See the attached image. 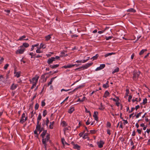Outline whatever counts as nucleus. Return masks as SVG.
Instances as JSON below:
<instances>
[{"label": "nucleus", "instance_id": "nucleus-1", "mask_svg": "<svg viewBox=\"0 0 150 150\" xmlns=\"http://www.w3.org/2000/svg\"><path fill=\"white\" fill-rule=\"evenodd\" d=\"M39 76L38 75H36L33 77L32 79L29 80V81L30 83L36 85L38 82V81Z\"/></svg>", "mask_w": 150, "mask_h": 150}, {"label": "nucleus", "instance_id": "nucleus-2", "mask_svg": "<svg viewBox=\"0 0 150 150\" xmlns=\"http://www.w3.org/2000/svg\"><path fill=\"white\" fill-rule=\"evenodd\" d=\"M93 64V63H88L82 66L81 67L77 68L75 69V70H81V69H82L83 70L87 69L88 67L91 66Z\"/></svg>", "mask_w": 150, "mask_h": 150}, {"label": "nucleus", "instance_id": "nucleus-3", "mask_svg": "<svg viewBox=\"0 0 150 150\" xmlns=\"http://www.w3.org/2000/svg\"><path fill=\"white\" fill-rule=\"evenodd\" d=\"M25 49L23 47V46H21L19 47V49L16 51V53L18 54H22L23 53Z\"/></svg>", "mask_w": 150, "mask_h": 150}, {"label": "nucleus", "instance_id": "nucleus-4", "mask_svg": "<svg viewBox=\"0 0 150 150\" xmlns=\"http://www.w3.org/2000/svg\"><path fill=\"white\" fill-rule=\"evenodd\" d=\"M28 117H26L25 114L23 113L21 117V120L20 121V123L23 124L27 120Z\"/></svg>", "mask_w": 150, "mask_h": 150}, {"label": "nucleus", "instance_id": "nucleus-5", "mask_svg": "<svg viewBox=\"0 0 150 150\" xmlns=\"http://www.w3.org/2000/svg\"><path fill=\"white\" fill-rule=\"evenodd\" d=\"M140 73V72L139 71L134 72L133 74V79L135 81L137 80L139 77Z\"/></svg>", "mask_w": 150, "mask_h": 150}, {"label": "nucleus", "instance_id": "nucleus-6", "mask_svg": "<svg viewBox=\"0 0 150 150\" xmlns=\"http://www.w3.org/2000/svg\"><path fill=\"white\" fill-rule=\"evenodd\" d=\"M50 139V135L49 134H47L45 138H43L42 140V144H47V143L48 142Z\"/></svg>", "mask_w": 150, "mask_h": 150}, {"label": "nucleus", "instance_id": "nucleus-7", "mask_svg": "<svg viewBox=\"0 0 150 150\" xmlns=\"http://www.w3.org/2000/svg\"><path fill=\"white\" fill-rule=\"evenodd\" d=\"M105 142L103 141L100 140L99 142H97V144L98 147L101 148L103 146V145L104 144Z\"/></svg>", "mask_w": 150, "mask_h": 150}, {"label": "nucleus", "instance_id": "nucleus-8", "mask_svg": "<svg viewBox=\"0 0 150 150\" xmlns=\"http://www.w3.org/2000/svg\"><path fill=\"white\" fill-rule=\"evenodd\" d=\"M98 112L97 111H95L94 112L93 115V116L95 120L98 121Z\"/></svg>", "mask_w": 150, "mask_h": 150}, {"label": "nucleus", "instance_id": "nucleus-9", "mask_svg": "<svg viewBox=\"0 0 150 150\" xmlns=\"http://www.w3.org/2000/svg\"><path fill=\"white\" fill-rule=\"evenodd\" d=\"M55 61V58L54 57H52L51 58L48 59L47 62L49 64H50L52 63L53 61Z\"/></svg>", "mask_w": 150, "mask_h": 150}, {"label": "nucleus", "instance_id": "nucleus-10", "mask_svg": "<svg viewBox=\"0 0 150 150\" xmlns=\"http://www.w3.org/2000/svg\"><path fill=\"white\" fill-rule=\"evenodd\" d=\"M75 65L73 64H68L67 65H64L62 67V68H64L65 69H67V68H70L73 67Z\"/></svg>", "mask_w": 150, "mask_h": 150}, {"label": "nucleus", "instance_id": "nucleus-11", "mask_svg": "<svg viewBox=\"0 0 150 150\" xmlns=\"http://www.w3.org/2000/svg\"><path fill=\"white\" fill-rule=\"evenodd\" d=\"M65 51L64 50H63L61 52V55H60V57H65L68 55L67 54H65Z\"/></svg>", "mask_w": 150, "mask_h": 150}, {"label": "nucleus", "instance_id": "nucleus-12", "mask_svg": "<svg viewBox=\"0 0 150 150\" xmlns=\"http://www.w3.org/2000/svg\"><path fill=\"white\" fill-rule=\"evenodd\" d=\"M41 126L40 125H36V129L40 131L39 133H40L42 131V129H41Z\"/></svg>", "mask_w": 150, "mask_h": 150}, {"label": "nucleus", "instance_id": "nucleus-13", "mask_svg": "<svg viewBox=\"0 0 150 150\" xmlns=\"http://www.w3.org/2000/svg\"><path fill=\"white\" fill-rule=\"evenodd\" d=\"M21 72L20 71L18 72H15L14 73V74H15V76L17 78H18L20 76Z\"/></svg>", "mask_w": 150, "mask_h": 150}, {"label": "nucleus", "instance_id": "nucleus-14", "mask_svg": "<svg viewBox=\"0 0 150 150\" xmlns=\"http://www.w3.org/2000/svg\"><path fill=\"white\" fill-rule=\"evenodd\" d=\"M47 130H44L43 132L41 134V136L42 137V138H44L45 135L47 134Z\"/></svg>", "mask_w": 150, "mask_h": 150}, {"label": "nucleus", "instance_id": "nucleus-15", "mask_svg": "<svg viewBox=\"0 0 150 150\" xmlns=\"http://www.w3.org/2000/svg\"><path fill=\"white\" fill-rule=\"evenodd\" d=\"M54 121L50 122V125L49 126V128L50 129H52L53 128L54 125Z\"/></svg>", "mask_w": 150, "mask_h": 150}, {"label": "nucleus", "instance_id": "nucleus-16", "mask_svg": "<svg viewBox=\"0 0 150 150\" xmlns=\"http://www.w3.org/2000/svg\"><path fill=\"white\" fill-rule=\"evenodd\" d=\"M74 110V107L71 108L68 111V112L70 114H71Z\"/></svg>", "mask_w": 150, "mask_h": 150}, {"label": "nucleus", "instance_id": "nucleus-17", "mask_svg": "<svg viewBox=\"0 0 150 150\" xmlns=\"http://www.w3.org/2000/svg\"><path fill=\"white\" fill-rule=\"evenodd\" d=\"M115 54V53H114V52L109 53H108L105 54L104 55V57H106L108 56L111 55L112 54Z\"/></svg>", "mask_w": 150, "mask_h": 150}, {"label": "nucleus", "instance_id": "nucleus-18", "mask_svg": "<svg viewBox=\"0 0 150 150\" xmlns=\"http://www.w3.org/2000/svg\"><path fill=\"white\" fill-rule=\"evenodd\" d=\"M109 94L110 93L108 91H106L104 93V97L106 98L107 97L109 96Z\"/></svg>", "mask_w": 150, "mask_h": 150}, {"label": "nucleus", "instance_id": "nucleus-19", "mask_svg": "<svg viewBox=\"0 0 150 150\" xmlns=\"http://www.w3.org/2000/svg\"><path fill=\"white\" fill-rule=\"evenodd\" d=\"M147 50V49H143L141 50V51L139 53V54L140 55H141L143 54Z\"/></svg>", "mask_w": 150, "mask_h": 150}, {"label": "nucleus", "instance_id": "nucleus-20", "mask_svg": "<svg viewBox=\"0 0 150 150\" xmlns=\"http://www.w3.org/2000/svg\"><path fill=\"white\" fill-rule=\"evenodd\" d=\"M17 87V85L13 84L11 87V89L12 90H15Z\"/></svg>", "mask_w": 150, "mask_h": 150}, {"label": "nucleus", "instance_id": "nucleus-21", "mask_svg": "<svg viewBox=\"0 0 150 150\" xmlns=\"http://www.w3.org/2000/svg\"><path fill=\"white\" fill-rule=\"evenodd\" d=\"M108 83L109 81H107L106 82V84H103V87L104 88H106L109 87L108 86Z\"/></svg>", "mask_w": 150, "mask_h": 150}, {"label": "nucleus", "instance_id": "nucleus-22", "mask_svg": "<svg viewBox=\"0 0 150 150\" xmlns=\"http://www.w3.org/2000/svg\"><path fill=\"white\" fill-rule=\"evenodd\" d=\"M128 12L135 13L136 12V10L133 8H130L127 10Z\"/></svg>", "mask_w": 150, "mask_h": 150}, {"label": "nucleus", "instance_id": "nucleus-23", "mask_svg": "<svg viewBox=\"0 0 150 150\" xmlns=\"http://www.w3.org/2000/svg\"><path fill=\"white\" fill-rule=\"evenodd\" d=\"M62 126L63 127H65L67 125V124L64 121H63L61 122Z\"/></svg>", "mask_w": 150, "mask_h": 150}, {"label": "nucleus", "instance_id": "nucleus-24", "mask_svg": "<svg viewBox=\"0 0 150 150\" xmlns=\"http://www.w3.org/2000/svg\"><path fill=\"white\" fill-rule=\"evenodd\" d=\"M56 77H53L50 80V81L48 83V86H50V84H51L52 83V82L54 80V79Z\"/></svg>", "mask_w": 150, "mask_h": 150}, {"label": "nucleus", "instance_id": "nucleus-25", "mask_svg": "<svg viewBox=\"0 0 150 150\" xmlns=\"http://www.w3.org/2000/svg\"><path fill=\"white\" fill-rule=\"evenodd\" d=\"M45 40L46 41H47L49 40L51 38L50 35H48L47 36H46L45 37Z\"/></svg>", "mask_w": 150, "mask_h": 150}, {"label": "nucleus", "instance_id": "nucleus-26", "mask_svg": "<svg viewBox=\"0 0 150 150\" xmlns=\"http://www.w3.org/2000/svg\"><path fill=\"white\" fill-rule=\"evenodd\" d=\"M59 64H55L54 65H50V67L52 69H54L55 68L58 67L59 66Z\"/></svg>", "mask_w": 150, "mask_h": 150}, {"label": "nucleus", "instance_id": "nucleus-27", "mask_svg": "<svg viewBox=\"0 0 150 150\" xmlns=\"http://www.w3.org/2000/svg\"><path fill=\"white\" fill-rule=\"evenodd\" d=\"M74 147L75 149H77L78 150H79L80 149V146L77 144H74Z\"/></svg>", "mask_w": 150, "mask_h": 150}, {"label": "nucleus", "instance_id": "nucleus-28", "mask_svg": "<svg viewBox=\"0 0 150 150\" xmlns=\"http://www.w3.org/2000/svg\"><path fill=\"white\" fill-rule=\"evenodd\" d=\"M105 108L103 107V104L102 103H100V106L99 109L101 110H103Z\"/></svg>", "mask_w": 150, "mask_h": 150}, {"label": "nucleus", "instance_id": "nucleus-29", "mask_svg": "<svg viewBox=\"0 0 150 150\" xmlns=\"http://www.w3.org/2000/svg\"><path fill=\"white\" fill-rule=\"evenodd\" d=\"M22 46H23H23H24L25 47L27 48L29 47V45L28 43H23V44Z\"/></svg>", "mask_w": 150, "mask_h": 150}, {"label": "nucleus", "instance_id": "nucleus-30", "mask_svg": "<svg viewBox=\"0 0 150 150\" xmlns=\"http://www.w3.org/2000/svg\"><path fill=\"white\" fill-rule=\"evenodd\" d=\"M83 87V85H80L78 87L75 88L74 89V91H75L76 90H78L79 89L81 88H82Z\"/></svg>", "mask_w": 150, "mask_h": 150}, {"label": "nucleus", "instance_id": "nucleus-31", "mask_svg": "<svg viewBox=\"0 0 150 150\" xmlns=\"http://www.w3.org/2000/svg\"><path fill=\"white\" fill-rule=\"evenodd\" d=\"M39 47L40 48H42V49H45L46 48V46L45 45L43 44L42 43H41Z\"/></svg>", "mask_w": 150, "mask_h": 150}, {"label": "nucleus", "instance_id": "nucleus-32", "mask_svg": "<svg viewBox=\"0 0 150 150\" xmlns=\"http://www.w3.org/2000/svg\"><path fill=\"white\" fill-rule=\"evenodd\" d=\"M98 55L97 54L95 56H93L91 59H93V60H96L97 59L98 57Z\"/></svg>", "mask_w": 150, "mask_h": 150}, {"label": "nucleus", "instance_id": "nucleus-33", "mask_svg": "<svg viewBox=\"0 0 150 150\" xmlns=\"http://www.w3.org/2000/svg\"><path fill=\"white\" fill-rule=\"evenodd\" d=\"M40 47H38V49L36 50V52L38 53H40L42 52V51L40 50Z\"/></svg>", "mask_w": 150, "mask_h": 150}, {"label": "nucleus", "instance_id": "nucleus-34", "mask_svg": "<svg viewBox=\"0 0 150 150\" xmlns=\"http://www.w3.org/2000/svg\"><path fill=\"white\" fill-rule=\"evenodd\" d=\"M119 71V68L118 67H117L116 69H115L112 72V74H114L115 73L118 72Z\"/></svg>", "mask_w": 150, "mask_h": 150}, {"label": "nucleus", "instance_id": "nucleus-35", "mask_svg": "<svg viewBox=\"0 0 150 150\" xmlns=\"http://www.w3.org/2000/svg\"><path fill=\"white\" fill-rule=\"evenodd\" d=\"M26 38V36L25 35H23L21 37H20L19 39H18V40H24V39Z\"/></svg>", "mask_w": 150, "mask_h": 150}, {"label": "nucleus", "instance_id": "nucleus-36", "mask_svg": "<svg viewBox=\"0 0 150 150\" xmlns=\"http://www.w3.org/2000/svg\"><path fill=\"white\" fill-rule=\"evenodd\" d=\"M115 98H116V99L114 98L112 99V100L115 102L118 101L119 100V97H118L115 96Z\"/></svg>", "mask_w": 150, "mask_h": 150}, {"label": "nucleus", "instance_id": "nucleus-37", "mask_svg": "<svg viewBox=\"0 0 150 150\" xmlns=\"http://www.w3.org/2000/svg\"><path fill=\"white\" fill-rule=\"evenodd\" d=\"M47 114V111L46 110H45L43 111L42 115L44 117H45Z\"/></svg>", "mask_w": 150, "mask_h": 150}, {"label": "nucleus", "instance_id": "nucleus-38", "mask_svg": "<svg viewBox=\"0 0 150 150\" xmlns=\"http://www.w3.org/2000/svg\"><path fill=\"white\" fill-rule=\"evenodd\" d=\"M88 134L87 133H85L84 135L83 138V139H86L87 138Z\"/></svg>", "mask_w": 150, "mask_h": 150}, {"label": "nucleus", "instance_id": "nucleus-39", "mask_svg": "<svg viewBox=\"0 0 150 150\" xmlns=\"http://www.w3.org/2000/svg\"><path fill=\"white\" fill-rule=\"evenodd\" d=\"M42 118V115L41 114L39 113L37 118V120L40 121Z\"/></svg>", "mask_w": 150, "mask_h": 150}, {"label": "nucleus", "instance_id": "nucleus-40", "mask_svg": "<svg viewBox=\"0 0 150 150\" xmlns=\"http://www.w3.org/2000/svg\"><path fill=\"white\" fill-rule=\"evenodd\" d=\"M39 107V105L38 103H37L35 104V110H37L38 109Z\"/></svg>", "mask_w": 150, "mask_h": 150}, {"label": "nucleus", "instance_id": "nucleus-41", "mask_svg": "<svg viewBox=\"0 0 150 150\" xmlns=\"http://www.w3.org/2000/svg\"><path fill=\"white\" fill-rule=\"evenodd\" d=\"M4 79V77L3 75H1L0 76V81H3V80Z\"/></svg>", "mask_w": 150, "mask_h": 150}, {"label": "nucleus", "instance_id": "nucleus-42", "mask_svg": "<svg viewBox=\"0 0 150 150\" xmlns=\"http://www.w3.org/2000/svg\"><path fill=\"white\" fill-rule=\"evenodd\" d=\"M85 132V131H83V132H80V133L79 134V136L80 137H81L83 135V134H84V133Z\"/></svg>", "mask_w": 150, "mask_h": 150}, {"label": "nucleus", "instance_id": "nucleus-43", "mask_svg": "<svg viewBox=\"0 0 150 150\" xmlns=\"http://www.w3.org/2000/svg\"><path fill=\"white\" fill-rule=\"evenodd\" d=\"M105 67V64H101L100 65V68H101V69H103V68H104Z\"/></svg>", "mask_w": 150, "mask_h": 150}, {"label": "nucleus", "instance_id": "nucleus-44", "mask_svg": "<svg viewBox=\"0 0 150 150\" xmlns=\"http://www.w3.org/2000/svg\"><path fill=\"white\" fill-rule=\"evenodd\" d=\"M126 96H128V95L129 94V90L128 89H127L126 90Z\"/></svg>", "mask_w": 150, "mask_h": 150}, {"label": "nucleus", "instance_id": "nucleus-45", "mask_svg": "<svg viewBox=\"0 0 150 150\" xmlns=\"http://www.w3.org/2000/svg\"><path fill=\"white\" fill-rule=\"evenodd\" d=\"M45 100H44L41 102V106L42 107H43V106H45Z\"/></svg>", "mask_w": 150, "mask_h": 150}, {"label": "nucleus", "instance_id": "nucleus-46", "mask_svg": "<svg viewBox=\"0 0 150 150\" xmlns=\"http://www.w3.org/2000/svg\"><path fill=\"white\" fill-rule=\"evenodd\" d=\"M96 131L95 130H92L90 131V132L92 134H94L96 133Z\"/></svg>", "mask_w": 150, "mask_h": 150}, {"label": "nucleus", "instance_id": "nucleus-47", "mask_svg": "<svg viewBox=\"0 0 150 150\" xmlns=\"http://www.w3.org/2000/svg\"><path fill=\"white\" fill-rule=\"evenodd\" d=\"M111 124L109 122H107V127H110L111 126Z\"/></svg>", "mask_w": 150, "mask_h": 150}, {"label": "nucleus", "instance_id": "nucleus-48", "mask_svg": "<svg viewBox=\"0 0 150 150\" xmlns=\"http://www.w3.org/2000/svg\"><path fill=\"white\" fill-rule=\"evenodd\" d=\"M61 142L63 145H64V143L65 142V139L64 138L61 139Z\"/></svg>", "mask_w": 150, "mask_h": 150}, {"label": "nucleus", "instance_id": "nucleus-49", "mask_svg": "<svg viewBox=\"0 0 150 150\" xmlns=\"http://www.w3.org/2000/svg\"><path fill=\"white\" fill-rule=\"evenodd\" d=\"M35 113V112H34V111L33 110L31 112V117L32 118L34 114Z\"/></svg>", "mask_w": 150, "mask_h": 150}, {"label": "nucleus", "instance_id": "nucleus-50", "mask_svg": "<svg viewBox=\"0 0 150 150\" xmlns=\"http://www.w3.org/2000/svg\"><path fill=\"white\" fill-rule=\"evenodd\" d=\"M147 103V99L146 98H145L143 100V103L144 104H145Z\"/></svg>", "mask_w": 150, "mask_h": 150}, {"label": "nucleus", "instance_id": "nucleus-51", "mask_svg": "<svg viewBox=\"0 0 150 150\" xmlns=\"http://www.w3.org/2000/svg\"><path fill=\"white\" fill-rule=\"evenodd\" d=\"M142 112H140L138 113L136 115V118H138L139 116H140L142 114Z\"/></svg>", "mask_w": 150, "mask_h": 150}, {"label": "nucleus", "instance_id": "nucleus-52", "mask_svg": "<svg viewBox=\"0 0 150 150\" xmlns=\"http://www.w3.org/2000/svg\"><path fill=\"white\" fill-rule=\"evenodd\" d=\"M9 66V64H6L4 66V69H6Z\"/></svg>", "mask_w": 150, "mask_h": 150}, {"label": "nucleus", "instance_id": "nucleus-53", "mask_svg": "<svg viewBox=\"0 0 150 150\" xmlns=\"http://www.w3.org/2000/svg\"><path fill=\"white\" fill-rule=\"evenodd\" d=\"M71 37L72 38H74L75 37H78V35L76 34H74L71 35Z\"/></svg>", "mask_w": 150, "mask_h": 150}, {"label": "nucleus", "instance_id": "nucleus-54", "mask_svg": "<svg viewBox=\"0 0 150 150\" xmlns=\"http://www.w3.org/2000/svg\"><path fill=\"white\" fill-rule=\"evenodd\" d=\"M137 131L139 134H141L142 131V129H137Z\"/></svg>", "mask_w": 150, "mask_h": 150}, {"label": "nucleus", "instance_id": "nucleus-55", "mask_svg": "<svg viewBox=\"0 0 150 150\" xmlns=\"http://www.w3.org/2000/svg\"><path fill=\"white\" fill-rule=\"evenodd\" d=\"M69 127H66L64 128V132H65L66 131H67L68 130H69Z\"/></svg>", "mask_w": 150, "mask_h": 150}, {"label": "nucleus", "instance_id": "nucleus-56", "mask_svg": "<svg viewBox=\"0 0 150 150\" xmlns=\"http://www.w3.org/2000/svg\"><path fill=\"white\" fill-rule=\"evenodd\" d=\"M137 98H136L134 99H133L132 100L133 102H136V104L137 103Z\"/></svg>", "mask_w": 150, "mask_h": 150}, {"label": "nucleus", "instance_id": "nucleus-57", "mask_svg": "<svg viewBox=\"0 0 150 150\" xmlns=\"http://www.w3.org/2000/svg\"><path fill=\"white\" fill-rule=\"evenodd\" d=\"M132 98V96H129V98H128V101L129 102H130L131 100V99Z\"/></svg>", "mask_w": 150, "mask_h": 150}, {"label": "nucleus", "instance_id": "nucleus-58", "mask_svg": "<svg viewBox=\"0 0 150 150\" xmlns=\"http://www.w3.org/2000/svg\"><path fill=\"white\" fill-rule=\"evenodd\" d=\"M49 122V120L48 118L47 119L46 125L47 126H48V124Z\"/></svg>", "mask_w": 150, "mask_h": 150}, {"label": "nucleus", "instance_id": "nucleus-59", "mask_svg": "<svg viewBox=\"0 0 150 150\" xmlns=\"http://www.w3.org/2000/svg\"><path fill=\"white\" fill-rule=\"evenodd\" d=\"M107 133L109 135L111 134V131L110 129H108L107 130Z\"/></svg>", "mask_w": 150, "mask_h": 150}, {"label": "nucleus", "instance_id": "nucleus-60", "mask_svg": "<svg viewBox=\"0 0 150 150\" xmlns=\"http://www.w3.org/2000/svg\"><path fill=\"white\" fill-rule=\"evenodd\" d=\"M112 38V37L111 36H109L108 37L106 38V40H108L109 39H111V38Z\"/></svg>", "mask_w": 150, "mask_h": 150}, {"label": "nucleus", "instance_id": "nucleus-61", "mask_svg": "<svg viewBox=\"0 0 150 150\" xmlns=\"http://www.w3.org/2000/svg\"><path fill=\"white\" fill-rule=\"evenodd\" d=\"M134 109L135 108H132L131 110H130L129 111V113H131L134 110Z\"/></svg>", "mask_w": 150, "mask_h": 150}, {"label": "nucleus", "instance_id": "nucleus-62", "mask_svg": "<svg viewBox=\"0 0 150 150\" xmlns=\"http://www.w3.org/2000/svg\"><path fill=\"white\" fill-rule=\"evenodd\" d=\"M101 68H100V67H98L96 69H95V70L96 71H99V70H101Z\"/></svg>", "mask_w": 150, "mask_h": 150}, {"label": "nucleus", "instance_id": "nucleus-63", "mask_svg": "<svg viewBox=\"0 0 150 150\" xmlns=\"http://www.w3.org/2000/svg\"><path fill=\"white\" fill-rule=\"evenodd\" d=\"M34 133L36 135L35 136V137H38V134H37V131L36 130H35L34 131Z\"/></svg>", "mask_w": 150, "mask_h": 150}, {"label": "nucleus", "instance_id": "nucleus-64", "mask_svg": "<svg viewBox=\"0 0 150 150\" xmlns=\"http://www.w3.org/2000/svg\"><path fill=\"white\" fill-rule=\"evenodd\" d=\"M146 132L148 133H149L150 132V129H147L146 131L145 132Z\"/></svg>", "mask_w": 150, "mask_h": 150}]
</instances>
